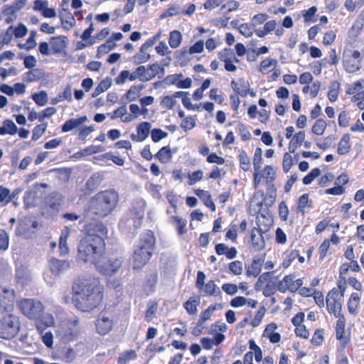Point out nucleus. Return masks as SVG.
Returning <instances> with one entry per match:
<instances>
[{
  "instance_id": "obj_1",
  "label": "nucleus",
  "mask_w": 364,
  "mask_h": 364,
  "mask_svg": "<svg viewBox=\"0 0 364 364\" xmlns=\"http://www.w3.org/2000/svg\"><path fill=\"white\" fill-rule=\"evenodd\" d=\"M73 300L76 308L87 312L97 308L103 297V287L99 281L91 279H79L73 286Z\"/></svg>"
},
{
  "instance_id": "obj_2",
  "label": "nucleus",
  "mask_w": 364,
  "mask_h": 364,
  "mask_svg": "<svg viewBox=\"0 0 364 364\" xmlns=\"http://www.w3.org/2000/svg\"><path fill=\"white\" fill-rule=\"evenodd\" d=\"M105 246L104 240L100 237L85 236L78 245L77 258L95 266L103 255Z\"/></svg>"
},
{
  "instance_id": "obj_3",
  "label": "nucleus",
  "mask_w": 364,
  "mask_h": 364,
  "mask_svg": "<svg viewBox=\"0 0 364 364\" xmlns=\"http://www.w3.org/2000/svg\"><path fill=\"white\" fill-rule=\"evenodd\" d=\"M118 200V193L113 189L100 192L92 200V210L95 215L105 217L114 210Z\"/></svg>"
},
{
  "instance_id": "obj_4",
  "label": "nucleus",
  "mask_w": 364,
  "mask_h": 364,
  "mask_svg": "<svg viewBox=\"0 0 364 364\" xmlns=\"http://www.w3.org/2000/svg\"><path fill=\"white\" fill-rule=\"evenodd\" d=\"M122 264V258L120 257L112 255L107 257L102 255L95 267L100 274L112 276L119 270Z\"/></svg>"
},
{
  "instance_id": "obj_5",
  "label": "nucleus",
  "mask_w": 364,
  "mask_h": 364,
  "mask_svg": "<svg viewBox=\"0 0 364 364\" xmlns=\"http://www.w3.org/2000/svg\"><path fill=\"white\" fill-rule=\"evenodd\" d=\"M20 329L18 318L9 314L0 321V338L9 340L14 338Z\"/></svg>"
},
{
  "instance_id": "obj_6",
  "label": "nucleus",
  "mask_w": 364,
  "mask_h": 364,
  "mask_svg": "<svg viewBox=\"0 0 364 364\" xmlns=\"http://www.w3.org/2000/svg\"><path fill=\"white\" fill-rule=\"evenodd\" d=\"M145 205L146 203L144 200L141 199L135 200L130 210V218L124 217L120 220L119 225L125 224L127 226H130L132 223L134 227H139L141 224V220L144 218Z\"/></svg>"
},
{
  "instance_id": "obj_7",
  "label": "nucleus",
  "mask_w": 364,
  "mask_h": 364,
  "mask_svg": "<svg viewBox=\"0 0 364 364\" xmlns=\"http://www.w3.org/2000/svg\"><path fill=\"white\" fill-rule=\"evenodd\" d=\"M18 306L22 314L29 318H38L44 309L42 303L33 299H22Z\"/></svg>"
},
{
  "instance_id": "obj_8",
  "label": "nucleus",
  "mask_w": 364,
  "mask_h": 364,
  "mask_svg": "<svg viewBox=\"0 0 364 364\" xmlns=\"http://www.w3.org/2000/svg\"><path fill=\"white\" fill-rule=\"evenodd\" d=\"M152 252L145 247L138 245L135 247L133 254V267L134 269H141L149 260Z\"/></svg>"
},
{
  "instance_id": "obj_9",
  "label": "nucleus",
  "mask_w": 364,
  "mask_h": 364,
  "mask_svg": "<svg viewBox=\"0 0 364 364\" xmlns=\"http://www.w3.org/2000/svg\"><path fill=\"white\" fill-rule=\"evenodd\" d=\"M160 37V34L154 36L152 38H149L141 46L139 53L134 56V62L136 64H141L147 62L150 58V55L146 53V50L152 47L156 41Z\"/></svg>"
},
{
  "instance_id": "obj_10",
  "label": "nucleus",
  "mask_w": 364,
  "mask_h": 364,
  "mask_svg": "<svg viewBox=\"0 0 364 364\" xmlns=\"http://www.w3.org/2000/svg\"><path fill=\"white\" fill-rule=\"evenodd\" d=\"M48 265L52 274L57 277L66 272L70 267L69 261L55 257H51L48 259Z\"/></svg>"
},
{
  "instance_id": "obj_11",
  "label": "nucleus",
  "mask_w": 364,
  "mask_h": 364,
  "mask_svg": "<svg viewBox=\"0 0 364 364\" xmlns=\"http://www.w3.org/2000/svg\"><path fill=\"white\" fill-rule=\"evenodd\" d=\"M107 233V229L101 222H95L90 223L87 228V235L92 237H100L101 239L105 238Z\"/></svg>"
},
{
  "instance_id": "obj_12",
  "label": "nucleus",
  "mask_w": 364,
  "mask_h": 364,
  "mask_svg": "<svg viewBox=\"0 0 364 364\" xmlns=\"http://www.w3.org/2000/svg\"><path fill=\"white\" fill-rule=\"evenodd\" d=\"M112 320L105 315H100L96 321V328L97 332L101 335H106L112 328Z\"/></svg>"
},
{
  "instance_id": "obj_13",
  "label": "nucleus",
  "mask_w": 364,
  "mask_h": 364,
  "mask_svg": "<svg viewBox=\"0 0 364 364\" xmlns=\"http://www.w3.org/2000/svg\"><path fill=\"white\" fill-rule=\"evenodd\" d=\"M151 127V123L148 122H143L137 126V135L134 134H131V138L133 141H143L149 136L150 129Z\"/></svg>"
},
{
  "instance_id": "obj_14",
  "label": "nucleus",
  "mask_w": 364,
  "mask_h": 364,
  "mask_svg": "<svg viewBox=\"0 0 364 364\" xmlns=\"http://www.w3.org/2000/svg\"><path fill=\"white\" fill-rule=\"evenodd\" d=\"M144 85H132L127 93L121 98V102L127 105V101H135L141 95V91L144 89Z\"/></svg>"
},
{
  "instance_id": "obj_15",
  "label": "nucleus",
  "mask_w": 364,
  "mask_h": 364,
  "mask_svg": "<svg viewBox=\"0 0 364 364\" xmlns=\"http://www.w3.org/2000/svg\"><path fill=\"white\" fill-rule=\"evenodd\" d=\"M252 247L255 251H260L264 247V240L260 228H254L251 232Z\"/></svg>"
},
{
  "instance_id": "obj_16",
  "label": "nucleus",
  "mask_w": 364,
  "mask_h": 364,
  "mask_svg": "<svg viewBox=\"0 0 364 364\" xmlns=\"http://www.w3.org/2000/svg\"><path fill=\"white\" fill-rule=\"evenodd\" d=\"M264 262V259L262 257L254 259L251 264L246 267L247 276L257 277L261 272Z\"/></svg>"
},
{
  "instance_id": "obj_17",
  "label": "nucleus",
  "mask_w": 364,
  "mask_h": 364,
  "mask_svg": "<svg viewBox=\"0 0 364 364\" xmlns=\"http://www.w3.org/2000/svg\"><path fill=\"white\" fill-rule=\"evenodd\" d=\"M87 121V117L86 116H82L77 119H70L67 120L62 126L61 129L63 132H68L72 131L73 129L78 127L83 123Z\"/></svg>"
},
{
  "instance_id": "obj_18",
  "label": "nucleus",
  "mask_w": 364,
  "mask_h": 364,
  "mask_svg": "<svg viewBox=\"0 0 364 364\" xmlns=\"http://www.w3.org/2000/svg\"><path fill=\"white\" fill-rule=\"evenodd\" d=\"M67 38L64 36L52 37L50 41L54 53H60L66 47Z\"/></svg>"
},
{
  "instance_id": "obj_19",
  "label": "nucleus",
  "mask_w": 364,
  "mask_h": 364,
  "mask_svg": "<svg viewBox=\"0 0 364 364\" xmlns=\"http://www.w3.org/2000/svg\"><path fill=\"white\" fill-rule=\"evenodd\" d=\"M155 242L156 240L153 232L150 230H148L146 232L141 235L138 246L145 247L147 250H149L150 251L153 252Z\"/></svg>"
},
{
  "instance_id": "obj_20",
  "label": "nucleus",
  "mask_w": 364,
  "mask_h": 364,
  "mask_svg": "<svg viewBox=\"0 0 364 364\" xmlns=\"http://www.w3.org/2000/svg\"><path fill=\"white\" fill-rule=\"evenodd\" d=\"M16 279L22 284H26L31 279V273L27 267L21 265L16 269Z\"/></svg>"
},
{
  "instance_id": "obj_21",
  "label": "nucleus",
  "mask_w": 364,
  "mask_h": 364,
  "mask_svg": "<svg viewBox=\"0 0 364 364\" xmlns=\"http://www.w3.org/2000/svg\"><path fill=\"white\" fill-rule=\"evenodd\" d=\"M44 77V72L42 69L34 68L26 72L23 76V80L29 83L40 80Z\"/></svg>"
},
{
  "instance_id": "obj_22",
  "label": "nucleus",
  "mask_w": 364,
  "mask_h": 364,
  "mask_svg": "<svg viewBox=\"0 0 364 364\" xmlns=\"http://www.w3.org/2000/svg\"><path fill=\"white\" fill-rule=\"evenodd\" d=\"M59 17L64 29L69 30L74 26L75 21L71 13L66 9H63L59 14Z\"/></svg>"
},
{
  "instance_id": "obj_23",
  "label": "nucleus",
  "mask_w": 364,
  "mask_h": 364,
  "mask_svg": "<svg viewBox=\"0 0 364 364\" xmlns=\"http://www.w3.org/2000/svg\"><path fill=\"white\" fill-rule=\"evenodd\" d=\"M203 292V296H220L221 295V291L220 288L215 284L213 280L208 281L203 285L202 289H200Z\"/></svg>"
},
{
  "instance_id": "obj_24",
  "label": "nucleus",
  "mask_w": 364,
  "mask_h": 364,
  "mask_svg": "<svg viewBox=\"0 0 364 364\" xmlns=\"http://www.w3.org/2000/svg\"><path fill=\"white\" fill-rule=\"evenodd\" d=\"M70 235V228L65 227L61 233L59 239V250L60 255H66L69 252V248L67 244V240Z\"/></svg>"
},
{
  "instance_id": "obj_25",
  "label": "nucleus",
  "mask_w": 364,
  "mask_h": 364,
  "mask_svg": "<svg viewBox=\"0 0 364 364\" xmlns=\"http://www.w3.org/2000/svg\"><path fill=\"white\" fill-rule=\"evenodd\" d=\"M327 311L330 314H333L336 317L343 316L341 314V304L336 299H326Z\"/></svg>"
},
{
  "instance_id": "obj_26",
  "label": "nucleus",
  "mask_w": 364,
  "mask_h": 364,
  "mask_svg": "<svg viewBox=\"0 0 364 364\" xmlns=\"http://www.w3.org/2000/svg\"><path fill=\"white\" fill-rule=\"evenodd\" d=\"M194 193L200 200H203L206 207L211 209L212 211L215 210V205L212 201L210 194L208 191L201 189H196Z\"/></svg>"
},
{
  "instance_id": "obj_27",
  "label": "nucleus",
  "mask_w": 364,
  "mask_h": 364,
  "mask_svg": "<svg viewBox=\"0 0 364 364\" xmlns=\"http://www.w3.org/2000/svg\"><path fill=\"white\" fill-rule=\"evenodd\" d=\"M305 140L304 131H300L296 133L292 137L289 144V151L290 153H294L296 149L300 146Z\"/></svg>"
},
{
  "instance_id": "obj_28",
  "label": "nucleus",
  "mask_w": 364,
  "mask_h": 364,
  "mask_svg": "<svg viewBox=\"0 0 364 364\" xmlns=\"http://www.w3.org/2000/svg\"><path fill=\"white\" fill-rule=\"evenodd\" d=\"M26 2V0H17L13 5H4L2 7V13L4 15L15 16V14L24 6Z\"/></svg>"
},
{
  "instance_id": "obj_29",
  "label": "nucleus",
  "mask_w": 364,
  "mask_h": 364,
  "mask_svg": "<svg viewBox=\"0 0 364 364\" xmlns=\"http://www.w3.org/2000/svg\"><path fill=\"white\" fill-rule=\"evenodd\" d=\"M360 61L355 60L354 59L350 58L348 55H345L343 65L346 72L349 73H353L360 68Z\"/></svg>"
},
{
  "instance_id": "obj_30",
  "label": "nucleus",
  "mask_w": 364,
  "mask_h": 364,
  "mask_svg": "<svg viewBox=\"0 0 364 364\" xmlns=\"http://www.w3.org/2000/svg\"><path fill=\"white\" fill-rule=\"evenodd\" d=\"M312 200L309 198V194L304 193L301 196L297 202V211L304 214L306 209L310 210L312 208Z\"/></svg>"
},
{
  "instance_id": "obj_31",
  "label": "nucleus",
  "mask_w": 364,
  "mask_h": 364,
  "mask_svg": "<svg viewBox=\"0 0 364 364\" xmlns=\"http://www.w3.org/2000/svg\"><path fill=\"white\" fill-rule=\"evenodd\" d=\"M18 128L15 123L11 119H6L3 122V125L0 127V135L15 134Z\"/></svg>"
},
{
  "instance_id": "obj_32",
  "label": "nucleus",
  "mask_w": 364,
  "mask_h": 364,
  "mask_svg": "<svg viewBox=\"0 0 364 364\" xmlns=\"http://www.w3.org/2000/svg\"><path fill=\"white\" fill-rule=\"evenodd\" d=\"M155 157L162 164H167L171 161L173 154L169 146H163L159 149Z\"/></svg>"
},
{
  "instance_id": "obj_33",
  "label": "nucleus",
  "mask_w": 364,
  "mask_h": 364,
  "mask_svg": "<svg viewBox=\"0 0 364 364\" xmlns=\"http://www.w3.org/2000/svg\"><path fill=\"white\" fill-rule=\"evenodd\" d=\"M112 81L110 77H106L102 80L100 84L94 90L92 97H97L101 93L108 90L112 85Z\"/></svg>"
},
{
  "instance_id": "obj_34",
  "label": "nucleus",
  "mask_w": 364,
  "mask_h": 364,
  "mask_svg": "<svg viewBox=\"0 0 364 364\" xmlns=\"http://www.w3.org/2000/svg\"><path fill=\"white\" fill-rule=\"evenodd\" d=\"M350 135L346 134L341 138L337 149V152L340 155L345 154L350 151Z\"/></svg>"
},
{
  "instance_id": "obj_35",
  "label": "nucleus",
  "mask_w": 364,
  "mask_h": 364,
  "mask_svg": "<svg viewBox=\"0 0 364 364\" xmlns=\"http://www.w3.org/2000/svg\"><path fill=\"white\" fill-rule=\"evenodd\" d=\"M199 298L191 297L184 303L183 307L189 314L192 315L197 312V306L199 305Z\"/></svg>"
},
{
  "instance_id": "obj_36",
  "label": "nucleus",
  "mask_w": 364,
  "mask_h": 364,
  "mask_svg": "<svg viewBox=\"0 0 364 364\" xmlns=\"http://www.w3.org/2000/svg\"><path fill=\"white\" fill-rule=\"evenodd\" d=\"M63 197L59 193H53L48 200L49 207L53 210H58L61 205Z\"/></svg>"
},
{
  "instance_id": "obj_37",
  "label": "nucleus",
  "mask_w": 364,
  "mask_h": 364,
  "mask_svg": "<svg viewBox=\"0 0 364 364\" xmlns=\"http://www.w3.org/2000/svg\"><path fill=\"white\" fill-rule=\"evenodd\" d=\"M360 301V297L358 293H353L348 301V310L350 314H355Z\"/></svg>"
},
{
  "instance_id": "obj_38",
  "label": "nucleus",
  "mask_w": 364,
  "mask_h": 364,
  "mask_svg": "<svg viewBox=\"0 0 364 364\" xmlns=\"http://www.w3.org/2000/svg\"><path fill=\"white\" fill-rule=\"evenodd\" d=\"M338 319L336 322V338L339 341L343 340L345 333L346 318L344 316L337 317Z\"/></svg>"
},
{
  "instance_id": "obj_39",
  "label": "nucleus",
  "mask_w": 364,
  "mask_h": 364,
  "mask_svg": "<svg viewBox=\"0 0 364 364\" xmlns=\"http://www.w3.org/2000/svg\"><path fill=\"white\" fill-rule=\"evenodd\" d=\"M181 40L182 36L180 31L176 30L170 33L168 43L172 48H178L181 43Z\"/></svg>"
},
{
  "instance_id": "obj_40",
  "label": "nucleus",
  "mask_w": 364,
  "mask_h": 364,
  "mask_svg": "<svg viewBox=\"0 0 364 364\" xmlns=\"http://www.w3.org/2000/svg\"><path fill=\"white\" fill-rule=\"evenodd\" d=\"M277 63L276 60L267 58L261 62L259 70L262 74H267L272 70L271 68L275 67Z\"/></svg>"
},
{
  "instance_id": "obj_41",
  "label": "nucleus",
  "mask_w": 364,
  "mask_h": 364,
  "mask_svg": "<svg viewBox=\"0 0 364 364\" xmlns=\"http://www.w3.org/2000/svg\"><path fill=\"white\" fill-rule=\"evenodd\" d=\"M340 89V84L337 81H333L329 87L328 92V100L333 102L337 100Z\"/></svg>"
},
{
  "instance_id": "obj_42",
  "label": "nucleus",
  "mask_w": 364,
  "mask_h": 364,
  "mask_svg": "<svg viewBox=\"0 0 364 364\" xmlns=\"http://www.w3.org/2000/svg\"><path fill=\"white\" fill-rule=\"evenodd\" d=\"M172 220H174L176 224V230L179 235H182L186 232V227L187 225V220L186 219L178 216H173L172 217Z\"/></svg>"
},
{
  "instance_id": "obj_43",
  "label": "nucleus",
  "mask_w": 364,
  "mask_h": 364,
  "mask_svg": "<svg viewBox=\"0 0 364 364\" xmlns=\"http://www.w3.org/2000/svg\"><path fill=\"white\" fill-rule=\"evenodd\" d=\"M115 46L116 44L112 41H107L105 43L98 47L97 57L100 58L102 55L107 53L109 50H112Z\"/></svg>"
},
{
  "instance_id": "obj_44",
  "label": "nucleus",
  "mask_w": 364,
  "mask_h": 364,
  "mask_svg": "<svg viewBox=\"0 0 364 364\" xmlns=\"http://www.w3.org/2000/svg\"><path fill=\"white\" fill-rule=\"evenodd\" d=\"M326 123L322 119H318L312 127V132L316 135H322L326 129Z\"/></svg>"
},
{
  "instance_id": "obj_45",
  "label": "nucleus",
  "mask_w": 364,
  "mask_h": 364,
  "mask_svg": "<svg viewBox=\"0 0 364 364\" xmlns=\"http://www.w3.org/2000/svg\"><path fill=\"white\" fill-rule=\"evenodd\" d=\"M262 151L261 148H256L254 158H253V166L255 171H259L261 168L262 161Z\"/></svg>"
},
{
  "instance_id": "obj_46",
  "label": "nucleus",
  "mask_w": 364,
  "mask_h": 364,
  "mask_svg": "<svg viewBox=\"0 0 364 364\" xmlns=\"http://www.w3.org/2000/svg\"><path fill=\"white\" fill-rule=\"evenodd\" d=\"M273 273H274V272H264L259 277V278L255 285V289L257 291L262 290L264 282L270 279L271 274Z\"/></svg>"
},
{
  "instance_id": "obj_47",
  "label": "nucleus",
  "mask_w": 364,
  "mask_h": 364,
  "mask_svg": "<svg viewBox=\"0 0 364 364\" xmlns=\"http://www.w3.org/2000/svg\"><path fill=\"white\" fill-rule=\"evenodd\" d=\"M32 98L39 106H43L48 102V95L45 91H41L38 93L33 94Z\"/></svg>"
},
{
  "instance_id": "obj_48",
  "label": "nucleus",
  "mask_w": 364,
  "mask_h": 364,
  "mask_svg": "<svg viewBox=\"0 0 364 364\" xmlns=\"http://www.w3.org/2000/svg\"><path fill=\"white\" fill-rule=\"evenodd\" d=\"M136 358V353L134 350H131L124 353L118 358L119 364H127L129 360H134Z\"/></svg>"
},
{
  "instance_id": "obj_49",
  "label": "nucleus",
  "mask_w": 364,
  "mask_h": 364,
  "mask_svg": "<svg viewBox=\"0 0 364 364\" xmlns=\"http://www.w3.org/2000/svg\"><path fill=\"white\" fill-rule=\"evenodd\" d=\"M239 161L240 168L245 171H247L250 169V159L247 156V153L245 151H240L239 154Z\"/></svg>"
},
{
  "instance_id": "obj_50",
  "label": "nucleus",
  "mask_w": 364,
  "mask_h": 364,
  "mask_svg": "<svg viewBox=\"0 0 364 364\" xmlns=\"http://www.w3.org/2000/svg\"><path fill=\"white\" fill-rule=\"evenodd\" d=\"M321 174V170L318 168H313L310 173L304 177L302 181L305 185L310 184L316 178Z\"/></svg>"
},
{
  "instance_id": "obj_51",
  "label": "nucleus",
  "mask_w": 364,
  "mask_h": 364,
  "mask_svg": "<svg viewBox=\"0 0 364 364\" xmlns=\"http://www.w3.org/2000/svg\"><path fill=\"white\" fill-rule=\"evenodd\" d=\"M239 6V3L236 1H228L226 4H223L220 11L226 14L227 13L235 11Z\"/></svg>"
},
{
  "instance_id": "obj_52",
  "label": "nucleus",
  "mask_w": 364,
  "mask_h": 364,
  "mask_svg": "<svg viewBox=\"0 0 364 364\" xmlns=\"http://www.w3.org/2000/svg\"><path fill=\"white\" fill-rule=\"evenodd\" d=\"M47 129V124H41L37 125L33 129L32 139L33 141L38 140L46 132Z\"/></svg>"
},
{
  "instance_id": "obj_53",
  "label": "nucleus",
  "mask_w": 364,
  "mask_h": 364,
  "mask_svg": "<svg viewBox=\"0 0 364 364\" xmlns=\"http://www.w3.org/2000/svg\"><path fill=\"white\" fill-rule=\"evenodd\" d=\"M11 201V198L9 197V189L0 186V204L2 206L7 205Z\"/></svg>"
},
{
  "instance_id": "obj_54",
  "label": "nucleus",
  "mask_w": 364,
  "mask_h": 364,
  "mask_svg": "<svg viewBox=\"0 0 364 364\" xmlns=\"http://www.w3.org/2000/svg\"><path fill=\"white\" fill-rule=\"evenodd\" d=\"M293 165V158L289 153L284 154L282 168L284 173H288Z\"/></svg>"
},
{
  "instance_id": "obj_55",
  "label": "nucleus",
  "mask_w": 364,
  "mask_h": 364,
  "mask_svg": "<svg viewBox=\"0 0 364 364\" xmlns=\"http://www.w3.org/2000/svg\"><path fill=\"white\" fill-rule=\"evenodd\" d=\"M9 237L7 232L2 229H0V250H6L9 247Z\"/></svg>"
},
{
  "instance_id": "obj_56",
  "label": "nucleus",
  "mask_w": 364,
  "mask_h": 364,
  "mask_svg": "<svg viewBox=\"0 0 364 364\" xmlns=\"http://www.w3.org/2000/svg\"><path fill=\"white\" fill-rule=\"evenodd\" d=\"M230 271L235 275H240L242 272V264L239 260H235L229 264Z\"/></svg>"
},
{
  "instance_id": "obj_57",
  "label": "nucleus",
  "mask_w": 364,
  "mask_h": 364,
  "mask_svg": "<svg viewBox=\"0 0 364 364\" xmlns=\"http://www.w3.org/2000/svg\"><path fill=\"white\" fill-rule=\"evenodd\" d=\"M253 28L254 27L252 26V23H242L240 26H239L238 31L240 33H241L244 36L250 37L253 33Z\"/></svg>"
},
{
  "instance_id": "obj_58",
  "label": "nucleus",
  "mask_w": 364,
  "mask_h": 364,
  "mask_svg": "<svg viewBox=\"0 0 364 364\" xmlns=\"http://www.w3.org/2000/svg\"><path fill=\"white\" fill-rule=\"evenodd\" d=\"M68 326L70 331L69 334L73 337L77 336L80 333L79 321L77 319L70 320L68 323Z\"/></svg>"
},
{
  "instance_id": "obj_59",
  "label": "nucleus",
  "mask_w": 364,
  "mask_h": 364,
  "mask_svg": "<svg viewBox=\"0 0 364 364\" xmlns=\"http://www.w3.org/2000/svg\"><path fill=\"white\" fill-rule=\"evenodd\" d=\"M234 57V50L232 48H225L218 53V58L220 60L225 62L231 60Z\"/></svg>"
},
{
  "instance_id": "obj_60",
  "label": "nucleus",
  "mask_w": 364,
  "mask_h": 364,
  "mask_svg": "<svg viewBox=\"0 0 364 364\" xmlns=\"http://www.w3.org/2000/svg\"><path fill=\"white\" fill-rule=\"evenodd\" d=\"M168 134L160 129H154L151 132V139L154 142H159L162 139L166 138Z\"/></svg>"
},
{
  "instance_id": "obj_61",
  "label": "nucleus",
  "mask_w": 364,
  "mask_h": 364,
  "mask_svg": "<svg viewBox=\"0 0 364 364\" xmlns=\"http://www.w3.org/2000/svg\"><path fill=\"white\" fill-rule=\"evenodd\" d=\"M269 18V16L266 14H258L255 15L251 20V23L253 27L263 23Z\"/></svg>"
},
{
  "instance_id": "obj_62",
  "label": "nucleus",
  "mask_w": 364,
  "mask_h": 364,
  "mask_svg": "<svg viewBox=\"0 0 364 364\" xmlns=\"http://www.w3.org/2000/svg\"><path fill=\"white\" fill-rule=\"evenodd\" d=\"M279 215L282 221H287L289 215V208L287 203L282 201L279 205Z\"/></svg>"
},
{
  "instance_id": "obj_63",
  "label": "nucleus",
  "mask_w": 364,
  "mask_h": 364,
  "mask_svg": "<svg viewBox=\"0 0 364 364\" xmlns=\"http://www.w3.org/2000/svg\"><path fill=\"white\" fill-rule=\"evenodd\" d=\"M195 126L196 120L193 117H186L181 124V128L186 132L192 129Z\"/></svg>"
},
{
  "instance_id": "obj_64",
  "label": "nucleus",
  "mask_w": 364,
  "mask_h": 364,
  "mask_svg": "<svg viewBox=\"0 0 364 364\" xmlns=\"http://www.w3.org/2000/svg\"><path fill=\"white\" fill-rule=\"evenodd\" d=\"M353 102H357V106L360 109H364V90L358 92L352 97Z\"/></svg>"
}]
</instances>
